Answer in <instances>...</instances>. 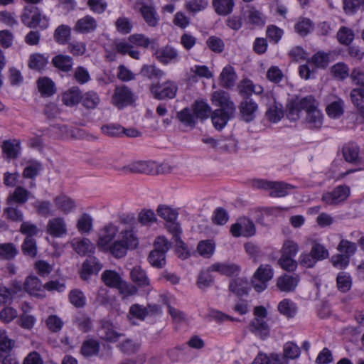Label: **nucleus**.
I'll use <instances>...</instances> for the list:
<instances>
[{"label": "nucleus", "mask_w": 364, "mask_h": 364, "mask_svg": "<svg viewBox=\"0 0 364 364\" xmlns=\"http://www.w3.org/2000/svg\"><path fill=\"white\" fill-rule=\"evenodd\" d=\"M134 217L121 220L116 225L109 223L103 226L98 232L97 246L99 250L110 254L116 259L124 257L128 250H134L139 245Z\"/></svg>", "instance_id": "obj_1"}, {"label": "nucleus", "mask_w": 364, "mask_h": 364, "mask_svg": "<svg viewBox=\"0 0 364 364\" xmlns=\"http://www.w3.org/2000/svg\"><path fill=\"white\" fill-rule=\"evenodd\" d=\"M21 20L23 24L31 28L39 26L41 29H46L48 26L46 17L42 16L39 9L33 5L24 7Z\"/></svg>", "instance_id": "obj_2"}, {"label": "nucleus", "mask_w": 364, "mask_h": 364, "mask_svg": "<svg viewBox=\"0 0 364 364\" xmlns=\"http://www.w3.org/2000/svg\"><path fill=\"white\" fill-rule=\"evenodd\" d=\"M354 84L358 85L350 92L353 104L362 113H364V72L360 68L354 69L350 75Z\"/></svg>", "instance_id": "obj_3"}, {"label": "nucleus", "mask_w": 364, "mask_h": 364, "mask_svg": "<svg viewBox=\"0 0 364 364\" xmlns=\"http://www.w3.org/2000/svg\"><path fill=\"white\" fill-rule=\"evenodd\" d=\"M306 102L309 105L305 111V123L311 129H318L323 125V114L318 109V102L313 96Z\"/></svg>", "instance_id": "obj_4"}, {"label": "nucleus", "mask_w": 364, "mask_h": 364, "mask_svg": "<svg viewBox=\"0 0 364 364\" xmlns=\"http://www.w3.org/2000/svg\"><path fill=\"white\" fill-rule=\"evenodd\" d=\"M135 100L134 94L126 85L117 86L112 97V104L118 109L131 105Z\"/></svg>", "instance_id": "obj_5"}, {"label": "nucleus", "mask_w": 364, "mask_h": 364, "mask_svg": "<svg viewBox=\"0 0 364 364\" xmlns=\"http://www.w3.org/2000/svg\"><path fill=\"white\" fill-rule=\"evenodd\" d=\"M350 194V189L348 186L339 185L333 191L323 193L321 200L328 205H337L346 200Z\"/></svg>", "instance_id": "obj_6"}, {"label": "nucleus", "mask_w": 364, "mask_h": 364, "mask_svg": "<svg viewBox=\"0 0 364 364\" xmlns=\"http://www.w3.org/2000/svg\"><path fill=\"white\" fill-rule=\"evenodd\" d=\"M230 232L232 236L238 237H252L256 233V228L254 223L247 218H240L230 227Z\"/></svg>", "instance_id": "obj_7"}, {"label": "nucleus", "mask_w": 364, "mask_h": 364, "mask_svg": "<svg viewBox=\"0 0 364 364\" xmlns=\"http://www.w3.org/2000/svg\"><path fill=\"white\" fill-rule=\"evenodd\" d=\"M273 277V271L269 265H261L254 274L252 281L254 289L261 292L267 288V282Z\"/></svg>", "instance_id": "obj_8"}, {"label": "nucleus", "mask_w": 364, "mask_h": 364, "mask_svg": "<svg viewBox=\"0 0 364 364\" xmlns=\"http://www.w3.org/2000/svg\"><path fill=\"white\" fill-rule=\"evenodd\" d=\"M178 86L173 81L167 80L162 84H155L151 87V92L159 100L173 99L176 97Z\"/></svg>", "instance_id": "obj_9"}, {"label": "nucleus", "mask_w": 364, "mask_h": 364, "mask_svg": "<svg viewBox=\"0 0 364 364\" xmlns=\"http://www.w3.org/2000/svg\"><path fill=\"white\" fill-rule=\"evenodd\" d=\"M242 15L245 23L253 27H262L266 18L262 12L252 5H247L243 9Z\"/></svg>", "instance_id": "obj_10"}, {"label": "nucleus", "mask_w": 364, "mask_h": 364, "mask_svg": "<svg viewBox=\"0 0 364 364\" xmlns=\"http://www.w3.org/2000/svg\"><path fill=\"white\" fill-rule=\"evenodd\" d=\"M23 289L29 295L37 298L42 299L46 296V291L43 288L42 282L35 275H29L26 278L23 282Z\"/></svg>", "instance_id": "obj_11"}, {"label": "nucleus", "mask_w": 364, "mask_h": 364, "mask_svg": "<svg viewBox=\"0 0 364 364\" xmlns=\"http://www.w3.org/2000/svg\"><path fill=\"white\" fill-rule=\"evenodd\" d=\"M211 100L214 105L220 107L219 109L228 111V113H235V105L228 92L222 90L215 91L213 93Z\"/></svg>", "instance_id": "obj_12"}, {"label": "nucleus", "mask_w": 364, "mask_h": 364, "mask_svg": "<svg viewBox=\"0 0 364 364\" xmlns=\"http://www.w3.org/2000/svg\"><path fill=\"white\" fill-rule=\"evenodd\" d=\"M2 155L4 159L10 162L16 159L21 154V141L18 139L4 140L1 145Z\"/></svg>", "instance_id": "obj_13"}, {"label": "nucleus", "mask_w": 364, "mask_h": 364, "mask_svg": "<svg viewBox=\"0 0 364 364\" xmlns=\"http://www.w3.org/2000/svg\"><path fill=\"white\" fill-rule=\"evenodd\" d=\"M312 95H308L302 98H296L293 102H290L287 107V116L291 121H296L301 117L302 110L306 111L308 107L309 103L306 100H310Z\"/></svg>", "instance_id": "obj_14"}, {"label": "nucleus", "mask_w": 364, "mask_h": 364, "mask_svg": "<svg viewBox=\"0 0 364 364\" xmlns=\"http://www.w3.org/2000/svg\"><path fill=\"white\" fill-rule=\"evenodd\" d=\"M154 56L159 62L164 65L176 63L178 60V50L170 46H166L156 49Z\"/></svg>", "instance_id": "obj_15"}, {"label": "nucleus", "mask_w": 364, "mask_h": 364, "mask_svg": "<svg viewBox=\"0 0 364 364\" xmlns=\"http://www.w3.org/2000/svg\"><path fill=\"white\" fill-rule=\"evenodd\" d=\"M242 119L246 122H252L256 117L258 105L250 97H245L239 105Z\"/></svg>", "instance_id": "obj_16"}, {"label": "nucleus", "mask_w": 364, "mask_h": 364, "mask_svg": "<svg viewBox=\"0 0 364 364\" xmlns=\"http://www.w3.org/2000/svg\"><path fill=\"white\" fill-rule=\"evenodd\" d=\"M114 46L116 52L121 55H129L131 58L139 60L140 58V52L133 48L132 43L127 39H117L114 41Z\"/></svg>", "instance_id": "obj_17"}, {"label": "nucleus", "mask_w": 364, "mask_h": 364, "mask_svg": "<svg viewBox=\"0 0 364 364\" xmlns=\"http://www.w3.org/2000/svg\"><path fill=\"white\" fill-rule=\"evenodd\" d=\"M97 333L101 339L109 342H116L122 336L121 333L117 332L113 323L109 321H102Z\"/></svg>", "instance_id": "obj_18"}, {"label": "nucleus", "mask_w": 364, "mask_h": 364, "mask_svg": "<svg viewBox=\"0 0 364 364\" xmlns=\"http://www.w3.org/2000/svg\"><path fill=\"white\" fill-rule=\"evenodd\" d=\"M73 250L80 256L93 254L95 252V245L88 238H75L71 242Z\"/></svg>", "instance_id": "obj_19"}, {"label": "nucleus", "mask_w": 364, "mask_h": 364, "mask_svg": "<svg viewBox=\"0 0 364 364\" xmlns=\"http://www.w3.org/2000/svg\"><path fill=\"white\" fill-rule=\"evenodd\" d=\"M102 268V264L95 257H89L82 263L80 272L81 278L87 279L94 273H97Z\"/></svg>", "instance_id": "obj_20"}, {"label": "nucleus", "mask_w": 364, "mask_h": 364, "mask_svg": "<svg viewBox=\"0 0 364 364\" xmlns=\"http://www.w3.org/2000/svg\"><path fill=\"white\" fill-rule=\"evenodd\" d=\"M139 6V11L144 21L149 26H156L159 22V16L154 7L151 4L136 2V6Z\"/></svg>", "instance_id": "obj_21"}, {"label": "nucleus", "mask_w": 364, "mask_h": 364, "mask_svg": "<svg viewBox=\"0 0 364 364\" xmlns=\"http://www.w3.org/2000/svg\"><path fill=\"white\" fill-rule=\"evenodd\" d=\"M97 27V21L92 16L87 15L77 21L73 30L81 33H88L95 31Z\"/></svg>", "instance_id": "obj_22"}, {"label": "nucleus", "mask_w": 364, "mask_h": 364, "mask_svg": "<svg viewBox=\"0 0 364 364\" xmlns=\"http://www.w3.org/2000/svg\"><path fill=\"white\" fill-rule=\"evenodd\" d=\"M306 241L311 245L310 252L318 261H321L328 257V250L320 242V240L310 236L306 238Z\"/></svg>", "instance_id": "obj_23"}, {"label": "nucleus", "mask_w": 364, "mask_h": 364, "mask_svg": "<svg viewBox=\"0 0 364 364\" xmlns=\"http://www.w3.org/2000/svg\"><path fill=\"white\" fill-rule=\"evenodd\" d=\"M37 87L38 92L43 97H49L56 92V86L55 82L48 77H41L37 81Z\"/></svg>", "instance_id": "obj_24"}, {"label": "nucleus", "mask_w": 364, "mask_h": 364, "mask_svg": "<svg viewBox=\"0 0 364 364\" xmlns=\"http://www.w3.org/2000/svg\"><path fill=\"white\" fill-rule=\"evenodd\" d=\"M299 277L297 275L284 274L277 279V288L284 292L294 291L299 283Z\"/></svg>", "instance_id": "obj_25"}, {"label": "nucleus", "mask_w": 364, "mask_h": 364, "mask_svg": "<svg viewBox=\"0 0 364 364\" xmlns=\"http://www.w3.org/2000/svg\"><path fill=\"white\" fill-rule=\"evenodd\" d=\"M47 233L53 237H60L66 233V225L61 218H55L48 220Z\"/></svg>", "instance_id": "obj_26"}, {"label": "nucleus", "mask_w": 364, "mask_h": 364, "mask_svg": "<svg viewBox=\"0 0 364 364\" xmlns=\"http://www.w3.org/2000/svg\"><path fill=\"white\" fill-rule=\"evenodd\" d=\"M263 87L259 85H255L249 79H244L237 85L238 92L247 97L252 95H260L263 92Z\"/></svg>", "instance_id": "obj_27"}, {"label": "nucleus", "mask_w": 364, "mask_h": 364, "mask_svg": "<svg viewBox=\"0 0 364 364\" xmlns=\"http://www.w3.org/2000/svg\"><path fill=\"white\" fill-rule=\"evenodd\" d=\"M209 271L218 272L223 275L231 277L237 276L240 272V268L235 264L218 262L210 265Z\"/></svg>", "instance_id": "obj_28"}, {"label": "nucleus", "mask_w": 364, "mask_h": 364, "mask_svg": "<svg viewBox=\"0 0 364 364\" xmlns=\"http://www.w3.org/2000/svg\"><path fill=\"white\" fill-rule=\"evenodd\" d=\"M132 281L139 287L147 288L149 290L150 281L145 272L140 266H135L130 272Z\"/></svg>", "instance_id": "obj_29"}, {"label": "nucleus", "mask_w": 364, "mask_h": 364, "mask_svg": "<svg viewBox=\"0 0 364 364\" xmlns=\"http://www.w3.org/2000/svg\"><path fill=\"white\" fill-rule=\"evenodd\" d=\"M235 113H228L223 109H215L212 115L211 119L214 127L218 130L222 129L228 123Z\"/></svg>", "instance_id": "obj_30"}, {"label": "nucleus", "mask_w": 364, "mask_h": 364, "mask_svg": "<svg viewBox=\"0 0 364 364\" xmlns=\"http://www.w3.org/2000/svg\"><path fill=\"white\" fill-rule=\"evenodd\" d=\"M49 55L47 54L33 53L29 57L28 67L31 70H43L48 63Z\"/></svg>", "instance_id": "obj_31"}, {"label": "nucleus", "mask_w": 364, "mask_h": 364, "mask_svg": "<svg viewBox=\"0 0 364 364\" xmlns=\"http://www.w3.org/2000/svg\"><path fill=\"white\" fill-rule=\"evenodd\" d=\"M294 186L281 181H271L269 188V196L272 197H284L289 194Z\"/></svg>", "instance_id": "obj_32"}, {"label": "nucleus", "mask_w": 364, "mask_h": 364, "mask_svg": "<svg viewBox=\"0 0 364 364\" xmlns=\"http://www.w3.org/2000/svg\"><path fill=\"white\" fill-rule=\"evenodd\" d=\"M213 7L215 12L220 16H228L233 11L234 0H213Z\"/></svg>", "instance_id": "obj_33"}, {"label": "nucleus", "mask_w": 364, "mask_h": 364, "mask_svg": "<svg viewBox=\"0 0 364 364\" xmlns=\"http://www.w3.org/2000/svg\"><path fill=\"white\" fill-rule=\"evenodd\" d=\"M236 79L237 75L231 65H228L223 68L220 75V83L223 87L227 88L233 87Z\"/></svg>", "instance_id": "obj_34"}, {"label": "nucleus", "mask_w": 364, "mask_h": 364, "mask_svg": "<svg viewBox=\"0 0 364 364\" xmlns=\"http://www.w3.org/2000/svg\"><path fill=\"white\" fill-rule=\"evenodd\" d=\"M250 330L261 338H265L269 335V328L264 319L254 318L250 324Z\"/></svg>", "instance_id": "obj_35"}, {"label": "nucleus", "mask_w": 364, "mask_h": 364, "mask_svg": "<svg viewBox=\"0 0 364 364\" xmlns=\"http://www.w3.org/2000/svg\"><path fill=\"white\" fill-rule=\"evenodd\" d=\"M93 219L88 213H82L76 222V228L81 235L89 234L93 229Z\"/></svg>", "instance_id": "obj_36"}, {"label": "nucleus", "mask_w": 364, "mask_h": 364, "mask_svg": "<svg viewBox=\"0 0 364 364\" xmlns=\"http://www.w3.org/2000/svg\"><path fill=\"white\" fill-rule=\"evenodd\" d=\"M101 279L106 286L115 289L117 288L122 280L121 275L114 270L104 271L101 274Z\"/></svg>", "instance_id": "obj_37"}, {"label": "nucleus", "mask_w": 364, "mask_h": 364, "mask_svg": "<svg viewBox=\"0 0 364 364\" xmlns=\"http://www.w3.org/2000/svg\"><path fill=\"white\" fill-rule=\"evenodd\" d=\"M101 102L98 93L94 90H89L83 94L82 106L87 109H96Z\"/></svg>", "instance_id": "obj_38"}, {"label": "nucleus", "mask_w": 364, "mask_h": 364, "mask_svg": "<svg viewBox=\"0 0 364 364\" xmlns=\"http://www.w3.org/2000/svg\"><path fill=\"white\" fill-rule=\"evenodd\" d=\"M177 118L183 125L193 127H195L197 118L191 107H185L177 112Z\"/></svg>", "instance_id": "obj_39"}, {"label": "nucleus", "mask_w": 364, "mask_h": 364, "mask_svg": "<svg viewBox=\"0 0 364 364\" xmlns=\"http://www.w3.org/2000/svg\"><path fill=\"white\" fill-rule=\"evenodd\" d=\"M247 284L246 280L242 278H237L230 282L229 289L235 295L241 296L247 293Z\"/></svg>", "instance_id": "obj_40"}, {"label": "nucleus", "mask_w": 364, "mask_h": 364, "mask_svg": "<svg viewBox=\"0 0 364 364\" xmlns=\"http://www.w3.org/2000/svg\"><path fill=\"white\" fill-rule=\"evenodd\" d=\"M166 227L168 231L172 234L173 238L174 239L177 245L185 250V244L181 240V228L179 224L176 220H173L171 222H166Z\"/></svg>", "instance_id": "obj_41"}, {"label": "nucleus", "mask_w": 364, "mask_h": 364, "mask_svg": "<svg viewBox=\"0 0 364 364\" xmlns=\"http://www.w3.org/2000/svg\"><path fill=\"white\" fill-rule=\"evenodd\" d=\"M141 74L149 79H161L165 76V73L155 65H144L141 69Z\"/></svg>", "instance_id": "obj_42"}, {"label": "nucleus", "mask_w": 364, "mask_h": 364, "mask_svg": "<svg viewBox=\"0 0 364 364\" xmlns=\"http://www.w3.org/2000/svg\"><path fill=\"white\" fill-rule=\"evenodd\" d=\"M343 155L346 161L355 162L359 156V147L354 143H348L343 147Z\"/></svg>", "instance_id": "obj_43"}, {"label": "nucleus", "mask_w": 364, "mask_h": 364, "mask_svg": "<svg viewBox=\"0 0 364 364\" xmlns=\"http://www.w3.org/2000/svg\"><path fill=\"white\" fill-rule=\"evenodd\" d=\"M312 28L313 23L307 18H299L294 25L295 32L303 37L307 36Z\"/></svg>", "instance_id": "obj_44"}, {"label": "nucleus", "mask_w": 364, "mask_h": 364, "mask_svg": "<svg viewBox=\"0 0 364 364\" xmlns=\"http://www.w3.org/2000/svg\"><path fill=\"white\" fill-rule=\"evenodd\" d=\"M116 30L122 35L129 34L133 28V23L131 20L126 16L119 17L114 22Z\"/></svg>", "instance_id": "obj_45"}, {"label": "nucleus", "mask_w": 364, "mask_h": 364, "mask_svg": "<svg viewBox=\"0 0 364 364\" xmlns=\"http://www.w3.org/2000/svg\"><path fill=\"white\" fill-rule=\"evenodd\" d=\"M196 117L198 119H206L209 116L210 107L203 101H196L191 107Z\"/></svg>", "instance_id": "obj_46"}, {"label": "nucleus", "mask_w": 364, "mask_h": 364, "mask_svg": "<svg viewBox=\"0 0 364 364\" xmlns=\"http://www.w3.org/2000/svg\"><path fill=\"white\" fill-rule=\"evenodd\" d=\"M296 310V304L288 299H283L278 304V311L287 317H293Z\"/></svg>", "instance_id": "obj_47"}, {"label": "nucleus", "mask_w": 364, "mask_h": 364, "mask_svg": "<svg viewBox=\"0 0 364 364\" xmlns=\"http://www.w3.org/2000/svg\"><path fill=\"white\" fill-rule=\"evenodd\" d=\"M343 105L344 102L341 98L329 104L326 107L328 115L331 118H339L343 114Z\"/></svg>", "instance_id": "obj_48"}, {"label": "nucleus", "mask_w": 364, "mask_h": 364, "mask_svg": "<svg viewBox=\"0 0 364 364\" xmlns=\"http://www.w3.org/2000/svg\"><path fill=\"white\" fill-rule=\"evenodd\" d=\"M30 195V192L22 186H17L13 193L8 198V201L15 202L20 204L25 203Z\"/></svg>", "instance_id": "obj_49"}, {"label": "nucleus", "mask_w": 364, "mask_h": 364, "mask_svg": "<svg viewBox=\"0 0 364 364\" xmlns=\"http://www.w3.org/2000/svg\"><path fill=\"white\" fill-rule=\"evenodd\" d=\"M73 79L79 85H85L90 81L91 76L87 68L78 66L73 72Z\"/></svg>", "instance_id": "obj_50"}, {"label": "nucleus", "mask_w": 364, "mask_h": 364, "mask_svg": "<svg viewBox=\"0 0 364 364\" xmlns=\"http://www.w3.org/2000/svg\"><path fill=\"white\" fill-rule=\"evenodd\" d=\"M337 287L342 292H347L352 286V279L350 275L346 272H341L336 277Z\"/></svg>", "instance_id": "obj_51"}, {"label": "nucleus", "mask_w": 364, "mask_h": 364, "mask_svg": "<svg viewBox=\"0 0 364 364\" xmlns=\"http://www.w3.org/2000/svg\"><path fill=\"white\" fill-rule=\"evenodd\" d=\"M21 251L26 256L34 257L37 255V243L35 238L25 237L22 245Z\"/></svg>", "instance_id": "obj_52"}, {"label": "nucleus", "mask_w": 364, "mask_h": 364, "mask_svg": "<svg viewBox=\"0 0 364 364\" xmlns=\"http://www.w3.org/2000/svg\"><path fill=\"white\" fill-rule=\"evenodd\" d=\"M129 40L134 46L147 48L152 43V40L142 33H134L129 36Z\"/></svg>", "instance_id": "obj_53"}, {"label": "nucleus", "mask_w": 364, "mask_h": 364, "mask_svg": "<svg viewBox=\"0 0 364 364\" xmlns=\"http://www.w3.org/2000/svg\"><path fill=\"white\" fill-rule=\"evenodd\" d=\"M337 250L344 255H348V258L353 255L356 250V244L347 240L342 239L337 247Z\"/></svg>", "instance_id": "obj_54"}, {"label": "nucleus", "mask_w": 364, "mask_h": 364, "mask_svg": "<svg viewBox=\"0 0 364 364\" xmlns=\"http://www.w3.org/2000/svg\"><path fill=\"white\" fill-rule=\"evenodd\" d=\"M46 326L52 333H58L63 326V320L56 315H50L46 319Z\"/></svg>", "instance_id": "obj_55"}, {"label": "nucleus", "mask_w": 364, "mask_h": 364, "mask_svg": "<svg viewBox=\"0 0 364 364\" xmlns=\"http://www.w3.org/2000/svg\"><path fill=\"white\" fill-rule=\"evenodd\" d=\"M148 260L151 266L162 268L166 264V254L152 250L149 255Z\"/></svg>", "instance_id": "obj_56"}, {"label": "nucleus", "mask_w": 364, "mask_h": 364, "mask_svg": "<svg viewBox=\"0 0 364 364\" xmlns=\"http://www.w3.org/2000/svg\"><path fill=\"white\" fill-rule=\"evenodd\" d=\"M157 213L166 222L176 220L178 215L176 210L166 205H159L157 208Z\"/></svg>", "instance_id": "obj_57"}, {"label": "nucleus", "mask_w": 364, "mask_h": 364, "mask_svg": "<svg viewBox=\"0 0 364 364\" xmlns=\"http://www.w3.org/2000/svg\"><path fill=\"white\" fill-rule=\"evenodd\" d=\"M18 254V250L13 243L0 245V259H12Z\"/></svg>", "instance_id": "obj_58"}, {"label": "nucleus", "mask_w": 364, "mask_h": 364, "mask_svg": "<svg viewBox=\"0 0 364 364\" xmlns=\"http://www.w3.org/2000/svg\"><path fill=\"white\" fill-rule=\"evenodd\" d=\"M54 40L60 45H65L68 43V25L59 26L54 32Z\"/></svg>", "instance_id": "obj_59"}, {"label": "nucleus", "mask_w": 364, "mask_h": 364, "mask_svg": "<svg viewBox=\"0 0 364 364\" xmlns=\"http://www.w3.org/2000/svg\"><path fill=\"white\" fill-rule=\"evenodd\" d=\"M86 297L82 291L74 289L70 291V303L77 308L84 307L86 304Z\"/></svg>", "instance_id": "obj_60"}, {"label": "nucleus", "mask_w": 364, "mask_h": 364, "mask_svg": "<svg viewBox=\"0 0 364 364\" xmlns=\"http://www.w3.org/2000/svg\"><path fill=\"white\" fill-rule=\"evenodd\" d=\"M338 41L343 45H349L354 38L353 31L346 26L340 28L337 33Z\"/></svg>", "instance_id": "obj_61"}, {"label": "nucleus", "mask_w": 364, "mask_h": 364, "mask_svg": "<svg viewBox=\"0 0 364 364\" xmlns=\"http://www.w3.org/2000/svg\"><path fill=\"white\" fill-rule=\"evenodd\" d=\"M267 118L273 123L278 122L283 117V111L281 105H273L266 112Z\"/></svg>", "instance_id": "obj_62"}, {"label": "nucleus", "mask_w": 364, "mask_h": 364, "mask_svg": "<svg viewBox=\"0 0 364 364\" xmlns=\"http://www.w3.org/2000/svg\"><path fill=\"white\" fill-rule=\"evenodd\" d=\"M42 169L41 164L38 162H35L32 164L26 166L23 171V177L24 178H29L35 180Z\"/></svg>", "instance_id": "obj_63"}, {"label": "nucleus", "mask_w": 364, "mask_h": 364, "mask_svg": "<svg viewBox=\"0 0 364 364\" xmlns=\"http://www.w3.org/2000/svg\"><path fill=\"white\" fill-rule=\"evenodd\" d=\"M129 315L132 318L144 321L148 315V310L142 305L138 304H132L129 308Z\"/></svg>", "instance_id": "obj_64"}]
</instances>
